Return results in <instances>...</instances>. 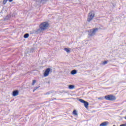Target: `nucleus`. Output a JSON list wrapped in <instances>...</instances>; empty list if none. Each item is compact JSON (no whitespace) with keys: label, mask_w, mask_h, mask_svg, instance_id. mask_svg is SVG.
<instances>
[{"label":"nucleus","mask_w":126,"mask_h":126,"mask_svg":"<svg viewBox=\"0 0 126 126\" xmlns=\"http://www.w3.org/2000/svg\"><path fill=\"white\" fill-rule=\"evenodd\" d=\"M113 126H116L114 125Z\"/></svg>","instance_id":"nucleus-22"},{"label":"nucleus","mask_w":126,"mask_h":126,"mask_svg":"<svg viewBox=\"0 0 126 126\" xmlns=\"http://www.w3.org/2000/svg\"><path fill=\"white\" fill-rule=\"evenodd\" d=\"M49 23L48 22H43L39 26V30L40 31H44V30H46V29H48V27H49Z\"/></svg>","instance_id":"nucleus-1"},{"label":"nucleus","mask_w":126,"mask_h":126,"mask_svg":"<svg viewBox=\"0 0 126 126\" xmlns=\"http://www.w3.org/2000/svg\"><path fill=\"white\" fill-rule=\"evenodd\" d=\"M38 88H39V87H35V88L34 89V90H33V92H34L35 91V90H37V89H38Z\"/></svg>","instance_id":"nucleus-17"},{"label":"nucleus","mask_w":126,"mask_h":126,"mask_svg":"<svg viewBox=\"0 0 126 126\" xmlns=\"http://www.w3.org/2000/svg\"><path fill=\"white\" fill-rule=\"evenodd\" d=\"M48 0H39V1H36V3L37 4H38L39 2H40V3H46V2Z\"/></svg>","instance_id":"nucleus-8"},{"label":"nucleus","mask_w":126,"mask_h":126,"mask_svg":"<svg viewBox=\"0 0 126 126\" xmlns=\"http://www.w3.org/2000/svg\"><path fill=\"white\" fill-rule=\"evenodd\" d=\"M96 32H98V28L90 30L89 31V35L91 36H94V35L96 34Z\"/></svg>","instance_id":"nucleus-4"},{"label":"nucleus","mask_w":126,"mask_h":126,"mask_svg":"<svg viewBox=\"0 0 126 126\" xmlns=\"http://www.w3.org/2000/svg\"><path fill=\"white\" fill-rule=\"evenodd\" d=\"M73 114L74 115V116H77L78 114H77V111H76V110H74L73 111Z\"/></svg>","instance_id":"nucleus-13"},{"label":"nucleus","mask_w":126,"mask_h":126,"mask_svg":"<svg viewBox=\"0 0 126 126\" xmlns=\"http://www.w3.org/2000/svg\"><path fill=\"white\" fill-rule=\"evenodd\" d=\"M51 70H52L51 68H47L44 72V76L45 77H47V76L49 75V74L50 73V72L51 71Z\"/></svg>","instance_id":"nucleus-6"},{"label":"nucleus","mask_w":126,"mask_h":126,"mask_svg":"<svg viewBox=\"0 0 126 126\" xmlns=\"http://www.w3.org/2000/svg\"><path fill=\"white\" fill-rule=\"evenodd\" d=\"M120 126H126V124L121 125Z\"/></svg>","instance_id":"nucleus-20"},{"label":"nucleus","mask_w":126,"mask_h":126,"mask_svg":"<svg viewBox=\"0 0 126 126\" xmlns=\"http://www.w3.org/2000/svg\"><path fill=\"white\" fill-rule=\"evenodd\" d=\"M125 119H126V116L125 117Z\"/></svg>","instance_id":"nucleus-21"},{"label":"nucleus","mask_w":126,"mask_h":126,"mask_svg":"<svg viewBox=\"0 0 126 126\" xmlns=\"http://www.w3.org/2000/svg\"><path fill=\"white\" fill-rule=\"evenodd\" d=\"M106 100L108 101H115L117 99V97L113 95V94H109L104 96Z\"/></svg>","instance_id":"nucleus-3"},{"label":"nucleus","mask_w":126,"mask_h":126,"mask_svg":"<svg viewBox=\"0 0 126 126\" xmlns=\"http://www.w3.org/2000/svg\"><path fill=\"white\" fill-rule=\"evenodd\" d=\"M79 101L81 103H83L84 104V106L85 107V108H86V109L88 108V106H89V103H88V102L82 99H79Z\"/></svg>","instance_id":"nucleus-5"},{"label":"nucleus","mask_w":126,"mask_h":126,"mask_svg":"<svg viewBox=\"0 0 126 126\" xmlns=\"http://www.w3.org/2000/svg\"><path fill=\"white\" fill-rule=\"evenodd\" d=\"M70 73L72 75H74V74H76V73H77V71H76V70H73L71 71Z\"/></svg>","instance_id":"nucleus-10"},{"label":"nucleus","mask_w":126,"mask_h":126,"mask_svg":"<svg viewBox=\"0 0 126 126\" xmlns=\"http://www.w3.org/2000/svg\"><path fill=\"white\" fill-rule=\"evenodd\" d=\"M7 0H3L2 4H5L6 3V2H7ZM8 0L10 2H11V1H12V0Z\"/></svg>","instance_id":"nucleus-11"},{"label":"nucleus","mask_w":126,"mask_h":126,"mask_svg":"<svg viewBox=\"0 0 126 126\" xmlns=\"http://www.w3.org/2000/svg\"><path fill=\"white\" fill-rule=\"evenodd\" d=\"M64 51H65V52H66V53H70V48H65L64 49Z\"/></svg>","instance_id":"nucleus-12"},{"label":"nucleus","mask_w":126,"mask_h":126,"mask_svg":"<svg viewBox=\"0 0 126 126\" xmlns=\"http://www.w3.org/2000/svg\"><path fill=\"white\" fill-rule=\"evenodd\" d=\"M94 16H95V13H94V11H91L89 13L87 21H88V22H90V21L93 20V18H94Z\"/></svg>","instance_id":"nucleus-2"},{"label":"nucleus","mask_w":126,"mask_h":126,"mask_svg":"<svg viewBox=\"0 0 126 126\" xmlns=\"http://www.w3.org/2000/svg\"><path fill=\"white\" fill-rule=\"evenodd\" d=\"M68 88H69V89H73L74 88V86L72 85H70L68 86Z\"/></svg>","instance_id":"nucleus-14"},{"label":"nucleus","mask_w":126,"mask_h":126,"mask_svg":"<svg viewBox=\"0 0 126 126\" xmlns=\"http://www.w3.org/2000/svg\"><path fill=\"white\" fill-rule=\"evenodd\" d=\"M98 100H103V97H100L98 98Z\"/></svg>","instance_id":"nucleus-19"},{"label":"nucleus","mask_w":126,"mask_h":126,"mask_svg":"<svg viewBox=\"0 0 126 126\" xmlns=\"http://www.w3.org/2000/svg\"><path fill=\"white\" fill-rule=\"evenodd\" d=\"M36 80H33L32 82V85H34V84H35V83H36Z\"/></svg>","instance_id":"nucleus-18"},{"label":"nucleus","mask_w":126,"mask_h":126,"mask_svg":"<svg viewBox=\"0 0 126 126\" xmlns=\"http://www.w3.org/2000/svg\"><path fill=\"white\" fill-rule=\"evenodd\" d=\"M19 95V92L18 90L14 91L13 92L12 96L15 97L16 96H18Z\"/></svg>","instance_id":"nucleus-7"},{"label":"nucleus","mask_w":126,"mask_h":126,"mask_svg":"<svg viewBox=\"0 0 126 126\" xmlns=\"http://www.w3.org/2000/svg\"><path fill=\"white\" fill-rule=\"evenodd\" d=\"M108 125H109V123L108 122H103L102 123L100 124L99 125V126H108Z\"/></svg>","instance_id":"nucleus-9"},{"label":"nucleus","mask_w":126,"mask_h":126,"mask_svg":"<svg viewBox=\"0 0 126 126\" xmlns=\"http://www.w3.org/2000/svg\"><path fill=\"white\" fill-rule=\"evenodd\" d=\"M29 37V34H28V33H26L24 35V37L25 38H28Z\"/></svg>","instance_id":"nucleus-15"},{"label":"nucleus","mask_w":126,"mask_h":126,"mask_svg":"<svg viewBox=\"0 0 126 126\" xmlns=\"http://www.w3.org/2000/svg\"><path fill=\"white\" fill-rule=\"evenodd\" d=\"M108 63V62L107 61H104L102 63V64H107Z\"/></svg>","instance_id":"nucleus-16"}]
</instances>
